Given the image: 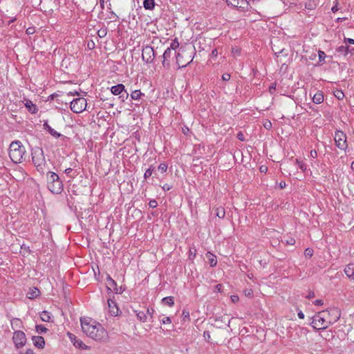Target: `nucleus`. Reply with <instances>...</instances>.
Listing matches in <instances>:
<instances>
[{"label":"nucleus","mask_w":354,"mask_h":354,"mask_svg":"<svg viewBox=\"0 0 354 354\" xmlns=\"http://www.w3.org/2000/svg\"><path fill=\"white\" fill-rule=\"evenodd\" d=\"M80 322L82 331L88 337L103 342L109 339V333L100 323L88 317L81 318Z\"/></svg>","instance_id":"1"},{"label":"nucleus","mask_w":354,"mask_h":354,"mask_svg":"<svg viewBox=\"0 0 354 354\" xmlns=\"http://www.w3.org/2000/svg\"><path fill=\"white\" fill-rule=\"evenodd\" d=\"M340 316V310L337 308L322 310L313 316L311 326L316 330H324L337 322Z\"/></svg>","instance_id":"2"},{"label":"nucleus","mask_w":354,"mask_h":354,"mask_svg":"<svg viewBox=\"0 0 354 354\" xmlns=\"http://www.w3.org/2000/svg\"><path fill=\"white\" fill-rule=\"evenodd\" d=\"M26 151L20 141H13L9 147V156L15 163H20L25 160Z\"/></svg>","instance_id":"3"},{"label":"nucleus","mask_w":354,"mask_h":354,"mask_svg":"<svg viewBox=\"0 0 354 354\" xmlns=\"http://www.w3.org/2000/svg\"><path fill=\"white\" fill-rule=\"evenodd\" d=\"M32 161L39 172L44 173L45 171L46 162L41 147H36L32 149Z\"/></svg>","instance_id":"4"},{"label":"nucleus","mask_w":354,"mask_h":354,"mask_svg":"<svg viewBox=\"0 0 354 354\" xmlns=\"http://www.w3.org/2000/svg\"><path fill=\"white\" fill-rule=\"evenodd\" d=\"M47 185L48 189L54 194H59L63 190V185L59 176L53 171L47 174Z\"/></svg>","instance_id":"5"},{"label":"nucleus","mask_w":354,"mask_h":354,"mask_svg":"<svg viewBox=\"0 0 354 354\" xmlns=\"http://www.w3.org/2000/svg\"><path fill=\"white\" fill-rule=\"evenodd\" d=\"M193 60L191 53L187 50H180L176 56V62L179 67H185Z\"/></svg>","instance_id":"6"},{"label":"nucleus","mask_w":354,"mask_h":354,"mask_svg":"<svg viewBox=\"0 0 354 354\" xmlns=\"http://www.w3.org/2000/svg\"><path fill=\"white\" fill-rule=\"evenodd\" d=\"M334 140L336 147L342 151H346L348 148L347 137L342 131L335 132Z\"/></svg>","instance_id":"7"},{"label":"nucleus","mask_w":354,"mask_h":354,"mask_svg":"<svg viewBox=\"0 0 354 354\" xmlns=\"http://www.w3.org/2000/svg\"><path fill=\"white\" fill-rule=\"evenodd\" d=\"M87 102L84 97H77L71 102V109L75 113H82L86 108Z\"/></svg>","instance_id":"8"},{"label":"nucleus","mask_w":354,"mask_h":354,"mask_svg":"<svg viewBox=\"0 0 354 354\" xmlns=\"http://www.w3.org/2000/svg\"><path fill=\"white\" fill-rule=\"evenodd\" d=\"M142 60L147 63H153L155 58V53L153 47L149 45L143 46L142 50Z\"/></svg>","instance_id":"9"},{"label":"nucleus","mask_w":354,"mask_h":354,"mask_svg":"<svg viewBox=\"0 0 354 354\" xmlns=\"http://www.w3.org/2000/svg\"><path fill=\"white\" fill-rule=\"evenodd\" d=\"M12 340L17 348L24 347L27 342L26 335L21 330H17L13 333Z\"/></svg>","instance_id":"10"},{"label":"nucleus","mask_w":354,"mask_h":354,"mask_svg":"<svg viewBox=\"0 0 354 354\" xmlns=\"http://www.w3.org/2000/svg\"><path fill=\"white\" fill-rule=\"evenodd\" d=\"M226 3L228 6H233L243 10H248L249 6L248 0H227Z\"/></svg>","instance_id":"11"},{"label":"nucleus","mask_w":354,"mask_h":354,"mask_svg":"<svg viewBox=\"0 0 354 354\" xmlns=\"http://www.w3.org/2000/svg\"><path fill=\"white\" fill-rule=\"evenodd\" d=\"M171 55H172V52H171V48H167L162 55V64L164 67H169V59H171Z\"/></svg>","instance_id":"12"},{"label":"nucleus","mask_w":354,"mask_h":354,"mask_svg":"<svg viewBox=\"0 0 354 354\" xmlns=\"http://www.w3.org/2000/svg\"><path fill=\"white\" fill-rule=\"evenodd\" d=\"M344 271L351 281H354V263L346 265Z\"/></svg>","instance_id":"13"},{"label":"nucleus","mask_w":354,"mask_h":354,"mask_svg":"<svg viewBox=\"0 0 354 354\" xmlns=\"http://www.w3.org/2000/svg\"><path fill=\"white\" fill-rule=\"evenodd\" d=\"M109 312L111 315L117 316L119 314L120 310L118 308L115 302L112 299H109L107 301Z\"/></svg>","instance_id":"14"},{"label":"nucleus","mask_w":354,"mask_h":354,"mask_svg":"<svg viewBox=\"0 0 354 354\" xmlns=\"http://www.w3.org/2000/svg\"><path fill=\"white\" fill-rule=\"evenodd\" d=\"M33 344L39 348H44L45 346V340L44 338L41 336H33L32 338Z\"/></svg>","instance_id":"15"},{"label":"nucleus","mask_w":354,"mask_h":354,"mask_svg":"<svg viewBox=\"0 0 354 354\" xmlns=\"http://www.w3.org/2000/svg\"><path fill=\"white\" fill-rule=\"evenodd\" d=\"M24 105L31 113H36L38 111L37 106L30 100H24Z\"/></svg>","instance_id":"16"},{"label":"nucleus","mask_w":354,"mask_h":354,"mask_svg":"<svg viewBox=\"0 0 354 354\" xmlns=\"http://www.w3.org/2000/svg\"><path fill=\"white\" fill-rule=\"evenodd\" d=\"M206 257L208 260V262L212 267H215L217 264V258L215 254L210 252H207L206 253Z\"/></svg>","instance_id":"17"},{"label":"nucleus","mask_w":354,"mask_h":354,"mask_svg":"<svg viewBox=\"0 0 354 354\" xmlns=\"http://www.w3.org/2000/svg\"><path fill=\"white\" fill-rule=\"evenodd\" d=\"M39 295H40V290L35 287H32V288H30V290H28V292L27 293V297H28V298H29L30 299H33L37 298Z\"/></svg>","instance_id":"18"},{"label":"nucleus","mask_w":354,"mask_h":354,"mask_svg":"<svg viewBox=\"0 0 354 354\" xmlns=\"http://www.w3.org/2000/svg\"><path fill=\"white\" fill-rule=\"evenodd\" d=\"M123 91H124V86L122 84L113 86L111 88L112 94L115 95H120Z\"/></svg>","instance_id":"19"},{"label":"nucleus","mask_w":354,"mask_h":354,"mask_svg":"<svg viewBox=\"0 0 354 354\" xmlns=\"http://www.w3.org/2000/svg\"><path fill=\"white\" fill-rule=\"evenodd\" d=\"M336 51L337 53H343L344 55H347L349 53H354V48L350 50L348 46H341L336 49Z\"/></svg>","instance_id":"20"},{"label":"nucleus","mask_w":354,"mask_h":354,"mask_svg":"<svg viewBox=\"0 0 354 354\" xmlns=\"http://www.w3.org/2000/svg\"><path fill=\"white\" fill-rule=\"evenodd\" d=\"M44 129L48 131V133L55 138H59L61 134L57 133L54 129H53L48 124L44 123Z\"/></svg>","instance_id":"21"},{"label":"nucleus","mask_w":354,"mask_h":354,"mask_svg":"<svg viewBox=\"0 0 354 354\" xmlns=\"http://www.w3.org/2000/svg\"><path fill=\"white\" fill-rule=\"evenodd\" d=\"M106 287L110 290L116 291V283L109 276L106 278Z\"/></svg>","instance_id":"22"},{"label":"nucleus","mask_w":354,"mask_h":354,"mask_svg":"<svg viewBox=\"0 0 354 354\" xmlns=\"http://www.w3.org/2000/svg\"><path fill=\"white\" fill-rule=\"evenodd\" d=\"M313 101L315 104H321L324 101V95L322 92H317L313 97Z\"/></svg>","instance_id":"23"},{"label":"nucleus","mask_w":354,"mask_h":354,"mask_svg":"<svg viewBox=\"0 0 354 354\" xmlns=\"http://www.w3.org/2000/svg\"><path fill=\"white\" fill-rule=\"evenodd\" d=\"M40 318L43 322H50L52 321V317L50 313L44 310L40 313Z\"/></svg>","instance_id":"24"},{"label":"nucleus","mask_w":354,"mask_h":354,"mask_svg":"<svg viewBox=\"0 0 354 354\" xmlns=\"http://www.w3.org/2000/svg\"><path fill=\"white\" fill-rule=\"evenodd\" d=\"M215 212L216 216L219 218H223L225 216V210L223 207H216Z\"/></svg>","instance_id":"25"},{"label":"nucleus","mask_w":354,"mask_h":354,"mask_svg":"<svg viewBox=\"0 0 354 354\" xmlns=\"http://www.w3.org/2000/svg\"><path fill=\"white\" fill-rule=\"evenodd\" d=\"M143 6L145 9L152 10L155 6L154 0H145Z\"/></svg>","instance_id":"26"},{"label":"nucleus","mask_w":354,"mask_h":354,"mask_svg":"<svg viewBox=\"0 0 354 354\" xmlns=\"http://www.w3.org/2000/svg\"><path fill=\"white\" fill-rule=\"evenodd\" d=\"M162 302L165 304V305H167L170 307L173 306L174 305V298L173 297H164L162 299Z\"/></svg>","instance_id":"27"},{"label":"nucleus","mask_w":354,"mask_h":354,"mask_svg":"<svg viewBox=\"0 0 354 354\" xmlns=\"http://www.w3.org/2000/svg\"><path fill=\"white\" fill-rule=\"evenodd\" d=\"M143 95L144 94L142 93H141V91L140 90H135L131 92V97L133 100H137L140 99L141 96Z\"/></svg>","instance_id":"28"},{"label":"nucleus","mask_w":354,"mask_h":354,"mask_svg":"<svg viewBox=\"0 0 354 354\" xmlns=\"http://www.w3.org/2000/svg\"><path fill=\"white\" fill-rule=\"evenodd\" d=\"M136 315L138 318L140 319V321L145 322L147 321V315L146 313L143 311H139L136 313Z\"/></svg>","instance_id":"29"},{"label":"nucleus","mask_w":354,"mask_h":354,"mask_svg":"<svg viewBox=\"0 0 354 354\" xmlns=\"http://www.w3.org/2000/svg\"><path fill=\"white\" fill-rule=\"evenodd\" d=\"M296 163L298 165L299 167L303 171H306L307 169V167L306 163L303 160H300L299 159H296Z\"/></svg>","instance_id":"30"},{"label":"nucleus","mask_w":354,"mask_h":354,"mask_svg":"<svg viewBox=\"0 0 354 354\" xmlns=\"http://www.w3.org/2000/svg\"><path fill=\"white\" fill-rule=\"evenodd\" d=\"M231 53L234 57H237L241 55V48L238 46H233L231 49Z\"/></svg>","instance_id":"31"},{"label":"nucleus","mask_w":354,"mask_h":354,"mask_svg":"<svg viewBox=\"0 0 354 354\" xmlns=\"http://www.w3.org/2000/svg\"><path fill=\"white\" fill-rule=\"evenodd\" d=\"M333 94L335 97L338 100H342L344 97V93L342 90H335Z\"/></svg>","instance_id":"32"},{"label":"nucleus","mask_w":354,"mask_h":354,"mask_svg":"<svg viewBox=\"0 0 354 354\" xmlns=\"http://www.w3.org/2000/svg\"><path fill=\"white\" fill-rule=\"evenodd\" d=\"M36 331L38 333H46L47 331V328L43 325H37Z\"/></svg>","instance_id":"33"},{"label":"nucleus","mask_w":354,"mask_h":354,"mask_svg":"<svg viewBox=\"0 0 354 354\" xmlns=\"http://www.w3.org/2000/svg\"><path fill=\"white\" fill-rule=\"evenodd\" d=\"M183 321L186 322L189 320V312L187 310H183L182 313Z\"/></svg>","instance_id":"34"},{"label":"nucleus","mask_w":354,"mask_h":354,"mask_svg":"<svg viewBox=\"0 0 354 354\" xmlns=\"http://www.w3.org/2000/svg\"><path fill=\"white\" fill-rule=\"evenodd\" d=\"M167 169V165L165 163H160L158 166V171H160L161 173L166 172Z\"/></svg>","instance_id":"35"},{"label":"nucleus","mask_w":354,"mask_h":354,"mask_svg":"<svg viewBox=\"0 0 354 354\" xmlns=\"http://www.w3.org/2000/svg\"><path fill=\"white\" fill-rule=\"evenodd\" d=\"M263 124L266 129H270L272 128V122L269 120H266Z\"/></svg>","instance_id":"36"},{"label":"nucleus","mask_w":354,"mask_h":354,"mask_svg":"<svg viewBox=\"0 0 354 354\" xmlns=\"http://www.w3.org/2000/svg\"><path fill=\"white\" fill-rule=\"evenodd\" d=\"M196 255V250L190 249L189 251V259L193 260Z\"/></svg>","instance_id":"37"},{"label":"nucleus","mask_w":354,"mask_h":354,"mask_svg":"<svg viewBox=\"0 0 354 354\" xmlns=\"http://www.w3.org/2000/svg\"><path fill=\"white\" fill-rule=\"evenodd\" d=\"M318 56H319V62H323L326 57V54L324 51L322 50H319L318 51Z\"/></svg>","instance_id":"38"},{"label":"nucleus","mask_w":354,"mask_h":354,"mask_svg":"<svg viewBox=\"0 0 354 354\" xmlns=\"http://www.w3.org/2000/svg\"><path fill=\"white\" fill-rule=\"evenodd\" d=\"M152 173H153L152 169H151V168L147 169L144 174L145 178H147L150 177L152 175Z\"/></svg>","instance_id":"39"},{"label":"nucleus","mask_w":354,"mask_h":354,"mask_svg":"<svg viewBox=\"0 0 354 354\" xmlns=\"http://www.w3.org/2000/svg\"><path fill=\"white\" fill-rule=\"evenodd\" d=\"M179 46L178 42L176 40L172 41L169 48H171V51L177 48Z\"/></svg>","instance_id":"40"},{"label":"nucleus","mask_w":354,"mask_h":354,"mask_svg":"<svg viewBox=\"0 0 354 354\" xmlns=\"http://www.w3.org/2000/svg\"><path fill=\"white\" fill-rule=\"evenodd\" d=\"M331 10H332V12H336L337 11H338V10H339L338 1H337V0H335V4H334V6L332 7Z\"/></svg>","instance_id":"41"},{"label":"nucleus","mask_w":354,"mask_h":354,"mask_svg":"<svg viewBox=\"0 0 354 354\" xmlns=\"http://www.w3.org/2000/svg\"><path fill=\"white\" fill-rule=\"evenodd\" d=\"M305 255L312 257L313 254V250L310 248H306L304 252Z\"/></svg>","instance_id":"42"},{"label":"nucleus","mask_w":354,"mask_h":354,"mask_svg":"<svg viewBox=\"0 0 354 354\" xmlns=\"http://www.w3.org/2000/svg\"><path fill=\"white\" fill-rule=\"evenodd\" d=\"M35 32V28L34 27H29L26 29V33L28 35H32Z\"/></svg>","instance_id":"43"},{"label":"nucleus","mask_w":354,"mask_h":354,"mask_svg":"<svg viewBox=\"0 0 354 354\" xmlns=\"http://www.w3.org/2000/svg\"><path fill=\"white\" fill-rule=\"evenodd\" d=\"M149 205L150 207L151 208H155L157 207L158 205V203L155 200H152V201H150L149 203Z\"/></svg>","instance_id":"44"},{"label":"nucleus","mask_w":354,"mask_h":354,"mask_svg":"<svg viewBox=\"0 0 354 354\" xmlns=\"http://www.w3.org/2000/svg\"><path fill=\"white\" fill-rule=\"evenodd\" d=\"M230 77L231 76L229 73H224L222 75V80L225 82L229 81L230 80Z\"/></svg>","instance_id":"45"},{"label":"nucleus","mask_w":354,"mask_h":354,"mask_svg":"<svg viewBox=\"0 0 354 354\" xmlns=\"http://www.w3.org/2000/svg\"><path fill=\"white\" fill-rule=\"evenodd\" d=\"M231 301L232 303H237L239 301V297L238 295H232Z\"/></svg>","instance_id":"46"},{"label":"nucleus","mask_w":354,"mask_h":354,"mask_svg":"<svg viewBox=\"0 0 354 354\" xmlns=\"http://www.w3.org/2000/svg\"><path fill=\"white\" fill-rule=\"evenodd\" d=\"M106 35V31L104 29H101L98 30V35L100 37H103Z\"/></svg>","instance_id":"47"},{"label":"nucleus","mask_w":354,"mask_h":354,"mask_svg":"<svg viewBox=\"0 0 354 354\" xmlns=\"http://www.w3.org/2000/svg\"><path fill=\"white\" fill-rule=\"evenodd\" d=\"M171 319L169 317H167L162 320V323L163 324H171Z\"/></svg>","instance_id":"48"},{"label":"nucleus","mask_w":354,"mask_h":354,"mask_svg":"<svg viewBox=\"0 0 354 354\" xmlns=\"http://www.w3.org/2000/svg\"><path fill=\"white\" fill-rule=\"evenodd\" d=\"M310 157H312V158H317V151H316V150H315V149L311 150V151H310Z\"/></svg>","instance_id":"49"},{"label":"nucleus","mask_w":354,"mask_h":354,"mask_svg":"<svg viewBox=\"0 0 354 354\" xmlns=\"http://www.w3.org/2000/svg\"><path fill=\"white\" fill-rule=\"evenodd\" d=\"M313 304L316 306H322L324 304V301L322 299H317L313 301Z\"/></svg>","instance_id":"50"},{"label":"nucleus","mask_w":354,"mask_h":354,"mask_svg":"<svg viewBox=\"0 0 354 354\" xmlns=\"http://www.w3.org/2000/svg\"><path fill=\"white\" fill-rule=\"evenodd\" d=\"M237 138L241 141H243L245 140V136L242 132H239L237 134Z\"/></svg>","instance_id":"51"},{"label":"nucleus","mask_w":354,"mask_h":354,"mask_svg":"<svg viewBox=\"0 0 354 354\" xmlns=\"http://www.w3.org/2000/svg\"><path fill=\"white\" fill-rule=\"evenodd\" d=\"M276 86H277L276 83H273V84H272L271 86H270L269 91H270V93H272V91L276 89Z\"/></svg>","instance_id":"52"},{"label":"nucleus","mask_w":354,"mask_h":354,"mask_svg":"<svg viewBox=\"0 0 354 354\" xmlns=\"http://www.w3.org/2000/svg\"><path fill=\"white\" fill-rule=\"evenodd\" d=\"M344 42H348L350 44H354V39L351 38H345Z\"/></svg>","instance_id":"53"},{"label":"nucleus","mask_w":354,"mask_h":354,"mask_svg":"<svg viewBox=\"0 0 354 354\" xmlns=\"http://www.w3.org/2000/svg\"><path fill=\"white\" fill-rule=\"evenodd\" d=\"M259 170L261 172L266 173L268 170V168L266 166L261 165L259 168Z\"/></svg>","instance_id":"54"},{"label":"nucleus","mask_w":354,"mask_h":354,"mask_svg":"<svg viewBox=\"0 0 354 354\" xmlns=\"http://www.w3.org/2000/svg\"><path fill=\"white\" fill-rule=\"evenodd\" d=\"M74 344L76 346H78L80 348H82L83 347V345L84 344L82 343V342L80 341H77L74 343Z\"/></svg>","instance_id":"55"},{"label":"nucleus","mask_w":354,"mask_h":354,"mask_svg":"<svg viewBox=\"0 0 354 354\" xmlns=\"http://www.w3.org/2000/svg\"><path fill=\"white\" fill-rule=\"evenodd\" d=\"M222 285L221 284H217L216 286H215V290L218 292H221L222 290Z\"/></svg>","instance_id":"56"},{"label":"nucleus","mask_w":354,"mask_h":354,"mask_svg":"<svg viewBox=\"0 0 354 354\" xmlns=\"http://www.w3.org/2000/svg\"><path fill=\"white\" fill-rule=\"evenodd\" d=\"M245 293L247 296L251 297L252 295V290L251 289L245 290Z\"/></svg>","instance_id":"57"},{"label":"nucleus","mask_w":354,"mask_h":354,"mask_svg":"<svg viewBox=\"0 0 354 354\" xmlns=\"http://www.w3.org/2000/svg\"><path fill=\"white\" fill-rule=\"evenodd\" d=\"M286 187V182H285V181H281V182L279 183V187H280L281 189H284Z\"/></svg>","instance_id":"58"},{"label":"nucleus","mask_w":354,"mask_h":354,"mask_svg":"<svg viewBox=\"0 0 354 354\" xmlns=\"http://www.w3.org/2000/svg\"><path fill=\"white\" fill-rule=\"evenodd\" d=\"M295 243V240L293 238H290L289 240L287 241V243L290 245H294Z\"/></svg>","instance_id":"59"},{"label":"nucleus","mask_w":354,"mask_h":354,"mask_svg":"<svg viewBox=\"0 0 354 354\" xmlns=\"http://www.w3.org/2000/svg\"><path fill=\"white\" fill-rule=\"evenodd\" d=\"M24 354H35V353L32 349L28 348Z\"/></svg>","instance_id":"60"},{"label":"nucleus","mask_w":354,"mask_h":354,"mask_svg":"<svg viewBox=\"0 0 354 354\" xmlns=\"http://www.w3.org/2000/svg\"><path fill=\"white\" fill-rule=\"evenodd\" d=\"M314 297H315V294L313 292H310L308 293V295H307V298H308V299L313 298Z\"/></svg>","instance_id":"61"},{"label":"nucleus","mask_w":354,"mask_h":354,"mask_svg":"<svg viewBox=\"0 0 354 354\" xmlns=\"http://www.w3.org/2000/svg\"><path fill=\"white\" fill-rule=\"evenodd\" d=\"M298 317H299V318L303 319H304V314L301 311H300L298 313Z\"/></svg>","instance_id":"62"},{"label":"nucleus","mask_w":354,"mask_h":354,"mask_svg":"<svg viewBox=\"0 0 354 354\" xmlns=\"http://www.w3.org/2000/svg\"><path fill=\"white\" fill-rule=\"evenodd\" d=\"M68 94L72 95V96L79 95V93L77 92H76V91H75V92H69Z\"/></svg>","instance_id":"63"},{"label":"nucleus","mask_w":354,"mask_h":354,"mask_svg":"<svg viewBox=\"0 0 354 354\" xmlns=\"http://www.w3.org/2000/svg\"><path fill=\"white\" fill-rule=\"evenodd\" d=\"M163 189L165 190H169L170 189V187L168 185H165L163 187H162Z\"/></svg>","instance_id":"64"}]
</instances>
